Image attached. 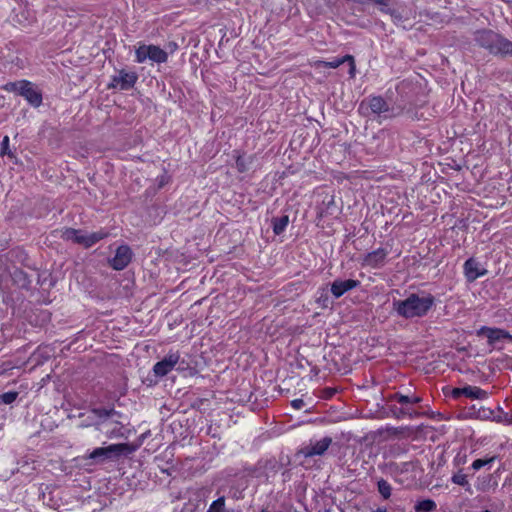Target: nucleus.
I'll return each instance as SVG.
<instances>
[{
  "instance_id": "obj_1",
  "label": "nucleus",
  "mask_w": 512,
  "mask_h": 512,
  "mask_svg": "<svg viewBox=\"0 0 512 512\" xmlns=\"http://www.w3.org/2000/svg\"><path fill=\"white\" fill-rule=\"evenodd\" d=\"M435 304V298L431 294L420 296L412 293L404 300H395L393 310L406 319L420 318L427 315Z\"/></svg>"
},
{
  "instance_id": "obj_2",
  "label": "nucleus",
  "mask_w": 512,
  "mask_h": 512,
  "mask_svg": "<svg viewBox=\"0 0 512 512\" xmlns=\"http://www.w3.org/2000/svg\"><path fill=\"white\" fill-rule=\"evenodd\" d=\"M476 41L493 55L512 57V41L493 31L478 32Z\"/></svg>"
},
{
  "instance_id": "obj_3",
  "label": "nucleus",
  "mask_w": 512,
  "mask_h": 512,
  "mask_svg": "<svg viewBox=\"0 0 512 512\" xmlns=\"http://www.w3.org/2000/svg\"><path fill=\"white\" fill-rule=\"evenodd\" d=\"M168 59L166 51L156 45L140 44L135 50V62L144 63L150 60L153 63H165Z\"/></svg>"
},
{
  "instance_id": "obj_4",
  "label": "nucleus",
  "mask_w": 512,
  "mask_h": 512,
  "mask_svg": "<svg viewBox=\"0 0 512 512\" xmlns=\"http://www.w3.org/2000/svg\"><path fill=\"white\" fill-rule=\"evenodd\" d=\"M108 233L104 231H98L90 234H85L81 230L76 229H66L63 233V237L66 240H70L74 243H78L83 245L86 248H89L96 244L98 241L106 238Z\"/></svg>"
},
{
  "instance_id": "obj_5",
  "label": "nucleus",
  "mask_w": 512,
  "mask_h": 512,
  "mask_svg": "<svg viewBox=\"0 0 512 512\" xmlns=\"http://www.w3.org/2000/svg\"><path fill=\"white\" fill-rule=\"evenodd\" d=\"M137 79L138 75L136 72L122 69L112 76L108 87L119 90H129L135 85Z\"/></svg>"
},
{
  "instance_id": "obj_6",
  "label": "nucleus",
  "mask_w": 512,
  "mask_h": 512,
  "mask_svg": "<svg viewBox=\"0 0 512 512\" xmlns=\"http://www.w3.org/2000/svg\"><path fill=\"white\" fill-rule=\"evenodd\" d=\"M180 360V353L178 351H170L161 361H158L153 366V372L157 377H164L170 373Z\"/></svg>"
},
{
  "instance_id": "obj_7",
  "label": "nucleus",
  "mask_w": 512,
  "mask_h": 512,
  "mask_svg": "<svg viewBox=\"0 0 512 512\" xmlns=\"http://www.w3.org/2000/svg\"><path fill=\"white\" fill-rule=\"evenodd\" d=\"M133 449L129 444L119 443V444H111L107 447H99L94 449L90 455V459H96L99 457H111L112 455H121L124 453H131Z\"/></svg>"
},
{
  "instance_id": "obj_8",
  "label": "nucleus",
  "mask_w": 512,
  "mask_h": 512,
  "mask_svg": "<svg viewBox=\"0 0 512 512\" xmlns=\"http://www.w3.org/2000/svg\"><path fill=\"white\" fill-rule=\"evenodd\" d=\"M388 251L384 248H378L372 252L367 253L361 259L362 267H369L372 269H379L385 265Z\"/></svg>"
},
{
  "instance_id": "obj_9",
  "label": "nucleus",
  "mask_w": 512,
  "mask_h": 512,
  "mask_svg": "<svg viewBox=\"0 0 512 512\" xmlns=\"http://www.w3.org/2000/svg\"><path fill=\"white\" fill-rule=\"evenodd\" d=\"M132 259V251L127 245L119 246L115 256L110 260V265L115 270H123Z\"/></svg>"
},
{
  "instance_id": "obj_10",
  "label": "nucleus",
  "mask_w": 512,
  "mask_h": 512,
  "mask_svg": "<svg viewBox=\"0 0 512 512\" xmlns=\"http://www.w3.org/2000/svg\"><path fill=\"white\" fill-rule=\"evenodd\" d=\"M20 96H22L31 106L35 108L42 104V93L40 89L28 80H26Z\"/></svg>"
},
{
  "instance_id": "obj_11",
  "label": "nucleus",
  "mask_w": 512,
  "mask_h": 512,
  "mask_svg": "<svg viewBox=\"0 0 512 512\" xmlns=\"http://www.w3.org/2000/svg\"><path fill=\"white\" fill-rule=\"evenodd\" d=\"M463 269L464 275L469 282H473L487 273V270L483 268L474 258H469L466 260Z\"/></svg>"
},
{
  "instance_id": "obj_12",
  "label": "nucleus",
  "mask_w": 512,
  "mask_h": 512,
  "mask_svg": "<svg viewBox=\"0 0 512 512\" xmlns=\"http://www.w3.org/2000/svg\"><path fill=\"white\" fill-rule=\"evenodd\" d=\"M345 62H349V66H350L349 74L351 77H354L355 63H354V58L351 55H345L340 58H334L331 61H317V62H315L314 66L316 68H321V67L337 68Z\"/></svg>"
},
{
  "instance_id": "obj_13",
  "label": "nucleus",
  "mask_w": 512,
  "mask_h": 512,
  "mask_svg": "<svg viewBox=\"0 0 512 512\" xmlns=\"http://www.w3.org/2000/svg\"><path fill=\"white\" fill-rule=\"evenodd\" d=\"M360 282L358 280L347 279V280H335L331 284V293L335 298H340L346 292L358 287Z\"/></svg>"
},
{
  "instance_id": "obj_14",
  "label": "nucleus",
  "mask_w": 512,
  "mask_h": 512,
  "mask_svg": "<svg viewBox=\"0 0 512 512\" xmlns=\"http://www.w3.org/2000/svg\"><path fill=\"white\" fill-rule=\"evenodd\" d=\"M478 335L486 336L490 344H495L499 340L505 338H509L512 340V336H510L506 331L497 328L482 327L478 331Z\"/></svg>"
},
{
  "instance_id": "obj_15",
  "label": "nucleus",
  "mask_w": 512,
  "mask_h": 512,
  "mask_svg": "<svg viewBox=\"0 0 512 512\" xmlns=\"http://www.w3.org/2000/svg\"><path fill=\"white\" fill-rule=\"evenodd\" d=\"M331 439L328 437H325L319 441H316L315 443L311 444L307 448L306 455L307 456H314V455H322L330 446Z\"/></svg>"
},
{
  "instance_id": "obj_16",
  "label": "nucleus",
  "mask_w": 512,
  "mask_h": 512,
  "mask_svg": "<svg viewBox=\"0 0 512 512\" xmlns=\"http://www.w3.org/2000/svg\"><path fill=\"white\" fill-rule=\"evenodd\" d=\"M463 395L470 399L485 400L488 398V392L477 386L463 387Z\"/></svg>"
},
{
  "instance_id": "obj_17",
  "label": "nucleus",
  "mask_w": 512,
  "mask_h": 512,
  "mask_svg": "<svg viewBox=\"0 0 512 512\" xmlns=\"http://www.w3.org/2000/svg\"><path fill=\"white\" fill-rule=\"evenodd\" d=\"M369 107L375 114H383L389 111L387 102L381 97H372L369 99Z\"/></svg>"
},
{
  "instance_id": "obj_18",
  "label": "nucleus",
  "mask_w": 512,
  "mask_h": 512,
  "mask_svg": "<svg viewBox=\"0 0 512 512\" xmlns=\"http://www.w3.org/2000/svg\"><path fill=\"white\" fill-rule=\"evenodd\" d=\"M288 223H289V217L287 215H283L281 217L274 218L272 220V227H273L274 234L275 235L282 234L286 230Z\"/></svg>"
},
{
  "instance_id": "obj_19",
  "label": "nucleus",
  "mask_w": 512,
  "mask_h": 512,
  "mask_svg": "<svg viewBox=\"0 0 512 512\" xmlns=\"http://www.w3.org/2000/svg\"><path fill=\"white\" fill-rule=\"evenodd\" d=\"M25 82L26 80H19V81H15V82H8L6 84H4L1 89H3L4 91H7V92H13V93H16L18 95L21 94V91L25 85Z\"/></svg>"
},
{
  "instance_id": "obj_20",
  "label": "nucleus",
  "mask_w": 512,
  "mask_h": 512,
  "mask_svg": "<svg viewBox=\"0 0 512 512\" xmlns=\"http://www.w3.org/2000/svg\"><path fill=\"white\" fill-rule=\"evenodd\" d=\"M436 509V503L431 499L419 501L415 505L416 512H432Z\"/></svg>"
},
{
  "instance_id": "obj_21",
  "label": "nucleus",
  "mask_w": 512,
  "mask_h": 512,
  "mask_svg": "<svg viewBox=\"0 0 512 512\" xmlns=\"http://www.w3.org/2000/svg\"><path fill=\"white\" fill-rule=\"evenodd\" d=\"M377 486L379 493L382 495L384 499H388L391 496L392 487L386 480H379Z\"/></svg>"
},
{
  "instance_id": "obj_22",
  "label": "nucleus",
  "mask_w": 512,
  "mask_h": 512,
  "mask_svg": "<svg viewBox=\"0 0 512 512\" xmlns=\"http://www.w3.org/2000/svg\"><path fill=\"white\" fill-rule=\"evenodd\" d=\"M207 512H227L225 508V498L219 497L217 500L213 501Z\"/></svg>"
},
{
  "instance_id": "obj_23",
  "label": "nucleus",
  "mask_w": 512,
  "mask_h": 512,
  "mask_svg": "<svg viewBox=\"0 0 512 512\" xmlns=\"http://www.w3.org/2000/svg\"><path fill=\"white\" fill-rule=\"evenodd\" d=\"M251 162H252V158L251 157L246 159L243 156H240V155L237 156V159H236L237 170L240 173L246 172L249 169V165L251 164Z\"/></svg>"
},
{
  "instance_id": "obj_24",
  "label": "nucleus",
  "mask_w": 512,
  "mask_h": 512,
  "mask_svg": "<svg viewBox=\"0 0 512 512\" xmlns=\"http://www.w3.org/2000/svg\"><path fill=\"white\" fill-rule=\"evenodd\" d=\"M395 399L400 404H407V403L417 404L421 401L420 397H417V396L409 397V396H405V395H395Z\"/></svg>"
},
{
  "instance_id": "obj_25",
  "label": "nucleus",
  "mask_w": 512,
  "mask_h": 512,
  "mask_svg": "<svg viewBox=\"0 0 512 512\" xmlns=\"http://www.w3.org/2000/svg\"><path fill=\"white\" fill-rule=\"evenodd\" d=\"M494 460H495V457H491L488 459H476L472 463V468L474 470H479L482 467H484L485 465L492 463Z\"/></svg>"
},
{
  "instance_id": "obj_26",
  "label": "nucleus",
  "mask_w": 512,
  "mask_h": 512,
  "mask_svg": "<svg viewBox=\"0 0 512 512\" xmlns=\"http://www.w3.org/2000/svg\"><path fill=\"white\" fill-rule=\"evenodd\" d=\"M18 393L17 392H6L2 395H0L1 402L5 404H11L17 399Z\"/></svg>"
},
{
  "instance_id": "obj_27",
  "label": "nucleus",
  "mask_w": 512,
  "mask_h": 512,
  "mask_svg": "<svg viewBox=\"0 0 512 512\" xmlns=\"http://www.w3.org/2000/svg\"><path fill=\"white\" fill-rule=\"evenodd\" d=\"M452 482L460 486H465L468 484L466 475L462 473L453 475Z\"/></svg>"
},
{
  "instance_id": "obj_28",
  "label": "nucleus",
  "mask_w": 512,
  "mask_h": 512,
  "mask_svg": "<svg viewBox=\"0 0 512 512\" xmlns=\"http://www.w3.org/2000/svg\"><path fill=\"white\" fill-rule=\"evenodd\" d=\"M0 154L2 156L11 154L9 151V137L8 136H5L1 142Z\"/></svg>"
},
{
  "instance_id": "obj_29",
  "label": "nucleus",
  "mask_w": 512,
  "mask_h": 512,
  "mask_svg": "<svg viewBox=\"0 0 512 512\" xmlns=\"http://www.w3.org/2000/svg\"><path fill=\"white\" fill-rule=\"evenodd\" d=\"M291 405L294 409L296 410H299L301 408H303L304 406V401L302 399H294L292 402H291Z\"/></svg>"
},
{
  "instance_id": "obj_30",
  "label": "nucleus",
  "mask_w": 512,
  "mask_h": 512,
  "mask_svg": "<svg viewBox=\"0 0 512 512\" xmlns=\"http://www.w3.org/2000/svg\"><path fill=\"white\" fill-rule=\"evenodd\" d=\"M462 395H463V388H453L451 391V396L454 399H458Z\"/></svg>"
},
{
  "instance_id": "obj_31",
  "label": "nucleus",
  "mask_w": 512,
  "mask_h": 512,
  "mask_svg": "<svg viewBox=\"0 0 512 512\" xmlns=\"http://www.w3.org/2000/svg\"><path fill=\"white\" fill-rule=\"evenodd\" d=\"M96 415L98 416H102V415H108V412L104 411V410H94L93 411Z\"/></svg>"
},
{
  "instance_id": "obj_32",
  "label": "nucleus",
  "mask_w": 512,
  "mask_h": 512,
  "mask_svg": "<svg viewBox=\"0 0 512 512\" xmlns=\"http://www.w3.org/2000/svg\"><path fill=\"white\" fill-rule=\"evenodd\" d=\"M374 512H388L385 508H378Z\"/></svg>"
},
{
  "instance_id": "obj_33",
  "label": "nucleus",
  "mask_w": 512,
  "mask_h": 512,
  "mask_svg": "<svg viewBox=\"0 0 512 512\" xmlns=\"http://www.w3.org/2000/svg\"><path fill=\"white\" fill-rule=\"evenodd\" d=\"M483 512H490V511H489V510H485V511H483Z\"/></svg>"
}]
</instances>
